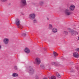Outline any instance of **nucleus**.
I'll use <instances>...</instances> for the list:
<instances>
[{"mask_svg": "<svg viewBox=\"0 0 79 79\" xmlns=\"http://www.w3.org/2000/svg\"><path fill=\"white\" fill-rule=\"evenodd\" d=\"M3 42L4 44L7 45L8 44V42H9V39L6 38L4 39L3 40Z\"/></svg>", "mask_w": 79, "mask_h": 79, "instance_id": "nucleus-3", "label": "nucleus"}, {"mask_svg": "<svg viewBox=\"0 0 79 79\" xmlns=\"http://www.w3.org/2000/svg\"><path fill=\"white\" fill-rule=\"evenodd\" d=\"M24 51L26 53L28 54L30 53V49L27 48H26L24 49Z\"/></svg>", "mask_w": 79, "mask_h": 79, "instance_id": "nucleus-8", "label": "nucleus"}, {"mask_svg": "<svg viewBox=\"0 0 79 79\" xmlns=\"http://www.w3.org/2000/svg\"><path fill=\"white\" fill-rule=\"evenodd\" d=\"M78 39L79 40V36L78 37Z\"/></svg>", "mask_w": 79, "mask_h": 79, "instance_id": "nucleus-28", "label": "nucleus"}, {"mask_svg": "<svg viewBox=\"0 0 79 79\" xmlns=\"http://www.w3.org/2000/svg\"><path fill=\"white\" fill-rule=\"evenodd\" d=\"M0 1L2 2H6L7 1V0H0Z\"/></svg>", "mask_w": 79, "mask_h": 79, "instance_id": "nucleus-17", "label": "nucleus"}, {"mask_svg": "<svg viewBox=\"0 0 79 79\" xmlns=\"http://www.w3.org/2000/svg\"><path fill=\"white\" fill-rule=\"evenodd\" d=\"M35 78L36 79H38L39 78V77H35Z\"/></svg>", "mask_w": 79, "mask_h": 79, "instance_id": "nucleus-26", "label": "nucleus"}, {"mask_svg": "<svg viewBox=\"0 0 79 79\" xmlns=\"http://www.w3.org/2000/svg\"><path fill=\"white\" fill-rule=\"evenodd\" d=\"M53 28V27L52 26V25L51 24H49V25L48 29H52Z\"/></svg>", "mask_w": 79, "mask_h": 79, "instance_id": "nucleus-12", "label": "nucleus"}, {"mask_svg": "<svg viewBox=\"0 0 79 79\" xmlns=\"http://www.w3.org/2000/svg\"><path fill=\"white\" fill-rule=\"evenodd\" d=\"M50 79H56V77L55 76H52L51 77H49Z\"/></svg>", "mask_w": 79, "mask_h": 79, "instance_id": "nucleus-16", "label": "nucleus"}, {"mask_svg": "<svg viewBox=\"0 0 79 79\" xmlns=\"http://www.w3.org/2000/svg\"><path fill=\"white\" fill-rule=\"evenodd\" d=\"M64 33L65 34H66V35L68 34V32L66 31H64Z\"/></svg>", "mask_w": 79, "mask_h": 79, "instance_id": "nucleus-21", "label": "nucleus"}, {"mask_svg": "<svg viewBox=\"0 0 79 79\" xmlns=\"http://www.w3.org/2000/svg\"><path fill=\"white\" fill-rule=\"evenodd\" d=\"M65 14L66 15H68V16H69V15H71V12H69V9H67L65 10Z\"/></svg>", "mask_w": 79, "mask_h": 79, "instance_id": "nucleus-4", "label": "nucleus"}, {"mask_svg": "<svg viewBox=\"0 0 79 79\" xmlns=\"http://www.w3.org/2000/svg\"><path fill=\"white\" fill-rule=\"evenodd\" d=\"M35 61L37 64H39L40 63V59L39 58L37 57L35 59Z\"/></svg>", "mask_w": 79, "mask_h": 79, "instance_id": "nucleus-9", "label": "nucleus"}, {"mask_svg": "<svg viewBox=\"0 0 79 79\" xmlns=\"http://www.w3.org/2000/svg\"><path fill=\"white\" fill-rule=\"evenodd\" d=\"M14 69H17V67L15 66L14 67Z\"/></svg>", "mask_w": 79, "mask_h": 79, "instance_id": "nucleus-24", "label": "nucleus"}, {"mask_svg": "<svg viewBox=\"0 0 79 79\" xmlns=\"http://www.w3.org/2000/svg\"><path fill=\"white\" fill-rule=\"evenodd\" d=\"M75 8V6L73 5H72L70 6L69 9L71 11H73Z\"/></svg>", "mask_w": 79, "mask_h": 79, "instance_id": "nucleus-10", "label": "nucleus"}, {"mask_svg": "<svg viewBox=\"0 0 79 79\" xmlns=\"http://www.w3.org/2000/svg\"><path fill=\"white\" fill-rule=\"evenodd\" d=\"M52 65H54V64H55V62H52Z\"/></svg>", "mask_w": 79, "mask_h": 79, "instance_id": "nucleus-23", "label": "nucleus"}, {"mask_svg": "<svg viewBox=\"0 0 79 79\" xmlns=\"http://www.w3.org/2000/svg\"><path fill=\"white\" fill-rule=\"evenodd\" d=\"M34 23H36L37 22V20L36 19H35L34 20Z\"/></svg>", "mask_w": 79, "mask_h": 79, "instance_id": "nucleus-22", "label": "nucleus"}, {"mask_svg": "<svg viewBox=\"0 0 79 79\" xmlns=\"http://www.w3.org/2000/svg\"><path fill=\"white\" fill-rule=\"evenodd\" d=\"M18 75L16 73H14L12 74V76L13 77H16L17 76H18Z\"/></svg>", "mask_w": 79, "mask_h": 79, "instance_id": "nucleus-14", "label": "nucleus"}, {"mask_svg": "<svg viewBox=\"0 0 79 79\" xmlns=\"http://www.w3.org/2000/svg\"><path fill=\"white\" fill-rule=\"evenodd\" d=\"M75 51L76 52H79V48H77L75 49Z\"/></svg>", "mask_w": 79, "mask_h": 79, "instance_id": "nucleus-18", "label": "nucleus"}, {"mask_svg": "<svg viewBox=\"0 0 79 79\" xmlns=\"http://www.w3.org/2000/svg\"><path fill=\"white\" fill-rule=\"evenodd\" d=\"M53 54L54 55V56H58V54H57V53H56V52H53Z\"/></svg>", "mask_w": 79, "mask_h": 79, "instance_id": "nucleus-15", "label": "nucleus"}, {"mask_svg": "<svg viewBox=\"0 0 79 79\" xmlns=\"http://www.w3.org/2000/svg\"><path fill=\"white\" fill-rule=\"evenodd\" d=\"M1 48H2V47L1 46V45H0V49Z\"/></svg>", "mask_w": 79, "mask_h": 79, "instance_id": "nucleus-27", "label": "nucleus"}, {"mask_svg": "<svg viewBox=\"0 0 79 79\" xmlns=\"http://www.w3.org/2000/svg\"><path fill=\"white\" fill-rule=\"evenodd\" d=\"M29 17L30 19H33L35 18V15L34 14H32L29 15Z\"/></svg>", "mask_w": 79, "mask_h": 79, "instance_id": "nucleus-5", "label": "nucleus"}, {"mask_svg": "<svg viewBox=\"0 0 79 79\" xmlns=\"http://www.w3.org/2000/svg\"><path fill=\"white\" fill-rule=\"evenodd\" d=\"M68 30L69 33L73 35H76V34H77V32L76 31L73 30L69 28H68Z\"/></svg>", "mask_w": 79, "mask_h": 79, "instance_id": "nucleus-1", "label": "nucleus"}, {"mask_svg": "<svg viewBox=\"0 0 79 79\" xmlns=\"http://www.w3.org/2000/svg\"><path fill=\"white\" fill-rule=\"evenodd\" d=\"M23 35V36H25V35H26V34H24Z\"/></svg>", "mask_w": 79, "mask_h": 79, "instance_id": "nucleus-25", "label": "nucleus"}, {"mask_svg": "<svg viewBox=\"0 0 79 79\" xmlns=\"http://www.w3.org/2000/svg\"><path fill=\"white\" fill-rule=\"evenodd\" d=\"M40 5H43L44 4V2H40Z\"/></svg>", "mask_w": 79, "mask_h": 79, "instance_id": "nucleus-19", "label": "nucleus"}, {"mask_svg": "<svg viewBox=\"0 0 79 79\" xmlns=\"http://www.w3.org/2000/svg\"><path fill=\"white\" fill-rule=\"evenodd\" d=\"M21 2L22 5V6H25V5H27L26 1V0H21Z\"/></svg>", "mask_w": 79, "mask_h": 79, "instance_id": "nucleus-6", "label": "nucleus"}, {"mask_svg": "<svg viewBox=\"0 0 79 79\" xmlns=\"http://www.w3.org/2000/svg\"><path fill=\"white\" fill-rule=\"evenodd\" d=\"M31 70H30V71L32 73V72H34V70L32 69H31Z\"/></svg>", "mask_w": 79, "mask_h": 79, "instance_id": "nucleus-20", "label": "nucleus"}, {"mask_svg": "<svg viewBox=\"0 0 79 79\" xmlns=\"http://www.w3.org/2000/svg\"><path fill=\"white\" fill-rule=\"evenodd\" d=\"M15 23L16 25L18 26L19 28H21V29H23V26L20 25V22L19 21V20L18 19H16L15 21Z\"/></svg>", "mask_w": 79, "mask_h": 79, "instance_id": "nucleus-2", "label": "nucleus"}, {"mask_svg": "<svg viewBox=\"0 0 79 79\" xmlns=\"http://www.w3.org/2000/svg\"><path fill=\"white\" fill-rule=\"evenodd\" d=\"M73 56L74 57V58H78L79 56V54H78L77 52H74L73 54Z\"/></svg>", "mask_w": 79, "mask_h": 79, "instance_id": "nucleus-7", "label": "nucleus"}, {"mask_svg": "<svg viewBox=\"0 0 79 79\" xmlns=\"http://www.w3.org/2000/svg\"><path fill=\"white\" fill-rule=\"evenodd\" d=\"M56 76H57V77H59V78L61 77V75H60L59 73H56Z\"/></svg>", "mask_w": 79, "mask_h": 79, "instance_id": "nucleus-13", "label": "nucleus"}, {"mask_svg": "<svg viewBox=\"0 0 79 79\" xmlns=\"http://www.w3.org/2000/svg\"><path fill=\"white\" fill-rule=\"evenodd\" d=\"M52 31L53 32L55 33L57 32V29L55 28H54L52 29Z\"/></svg>", "mask_w": 79, "mask_h": 79, "instance_id": "nucleus-11", "label": "nucleus"}]
</instances>
